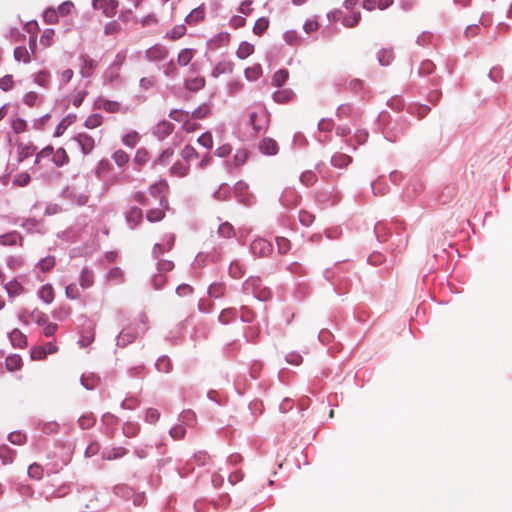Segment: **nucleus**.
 <instances>
[{"mask_svg":"<svg viewBox=\"0 0 512 512\" xmlns=\"http://www.w3.org/2000/svg\"><path fill=\"white\" fill-rule=\"evenodd\" d=\"M92 6L94 9L102 10L106 17H113L118 8V2L116 0H92Z\"/></svg>","mask_w":512,"mask_h":512,"instance_id":"nucleus-1","label":"nucleus"},{"mask_svg":"<svg viewBox=\"0 0 512 512\" xmlns=\"http://www.w3.org/2000/svg\"><path fill=\"white\" fill-rule=\"evenodd\" d=\"M168 56V50L162 45H155L146 50L145 58L150 62H159L165 60Z\"/></svg>","mask_w":512,"mask_h":512,"instance_id":"nucleus-2","label":"nucleus"},{"mask_svg":"<svg viewBox=\"0 0 512 512\" xmlns=\"http://www.w3.org/2000/svg\"><path fill=\"white\" fill-rule=\"evenodd\" d=\"M74 141L79 145L83 154L90 153L94 149V146H95L94 139L85 133L78 134L74 138Z\"/></svg>","mask_w":512,"mask_h":512,"instance_id":"nucleus-3","label":"nucleus"},{"mask_svg":"<svg viewBox=\"0 0 512 512\" xmlns=\"http://www.w3.org/2000/svg\"><path fill=\"white\" fill-rule=\"evenodd\" d=\"M251 250L254 254H257L259 256H266L271 252L272 246L265 239H255L251 243Z\"/></svg>","mask_w":512,"mask_h":512,"instance_id":"nucleus-4","label":"nucleus"},{"mask_svg":"<svg viewBox=\"0 0 512 512\" xmlns=\"http://www.w3.org/2000/svg\"><path fill=\"white\" fill-rule=\"evenodd\" d=\"M174 130V125L166 120L160 121L154 128V135L159 139L163 140L169 136Z\"/></svg>","mask_w":512,"mask_h":512,"instance_id":"nucleus-5","label":"nucleus"},{"mask_svg":"<svg viewBox=\"0 0 512 512\" xmlns=\"http://www.w3.org/2000/svg\"><path fill=\"white\" fill-rule=\"evenodd\" d=\"M94 272L89 267L85 266L79 275V284L81 288L88 289L94 284Z\"/></svg>","mask_w":512,"mask_h":512,"instance_id":"nucleus-6","label":"nucleus"},{"mask_svg":"<svg viewBox=\"0 0 512 512\" xmlns=\"http://www.w3.org/2000/svg\"><path fill=\"white\" fill-rule=\"evenodd\" d=\"M142 218V210L138 207H131L126 213V221L131 229L136 228V226L142 221Z\"/></svg>","mask_w":512,"mask_h":512,"instance_id":"nucleus-7","label":"nucleus"},{"mask_svg":"<svg viewBox=\"0 0 512 512\" xmlns=\"http://www.w3.org/2000/svg\"><path fill=\"white\" fill-rule=\"evenodd\" d=\"M18 243L22 246V237L17 231H11L0 235V244L3 246H14Z\"/></svg>","mask_w":512,"mask_h":512,"instance_id":"nucleus-8","label":"nucleus"},{"mask_svg":"<svg viewBox=\"0 0 512 512\" xmlns=\"http://www.w3.org/2000/svg\"><path fill=\"white\" fill-rule=\"evenodd\" d=\"M36 152V147L32 143H19L17 145L18 161L22 162Z\"/></svg>","mask_w":512,"mask_h":512,"instance_id":"nucleus-9","label":"nucleus"},{"mask_svg":"<svg viewBox=\"0 0 512 512\" xmlns=\"http://www.w3.org/2000/svg\"><path fill=\"white\" fill-rule=\"evenodd\" d=\"M174 242H175V237L174 235H169L168 236V239L166 241V243L164 244H160V243H156L154 245V248L152 250V255L154 258H159L160 255H162L165 251H169L172 249V247L174 246Z\"/></svg>","mask_w":512,"mask_h":512,"instance_id":"nucleus-10","label":"nucleus"},{"mask_svg":"<svg viewBox=\"0 0 512 512\" xmlns=\"http://www.w3.org/2000/svg\"><path fill=\"white\" fill-rule=\"evenodd\" d=\"M127 453H128V450L124 447L106 448L102 452V457L105 460H115V459L123 457Z\"/></svg>","mask_w":512,"mask_h":512,"instance_id":"nucleus-11","label":"nucleus"},{"mask_svg":"<svg viewBox=\"0 0 512 512\" xmlns=\"http://www.w3.org/2000/svg\"><path fill=\"white\" fill-rule=\"evenodd\" d=\"M260 151L267 155H275L278 152V144L271 138H264L259 145Z\"/></svg>","mask_w":512,"mask_h":512,"instance_id":"nucleus-12","label":"nucleus"},{"mask_svg":"<svg viewBox=\"0 0 512 512\" xmlns=\"http://www.w3.org/2000/svg\"><path fill=\"white\" fill-rule=\"evenodd\" d=\"M8 336L11 344L16 348H23L27 344L26 336L19 329H14Z\"/></svg>","mask_w":512,"mask_h":512,"instance_id":"nucleus-13","label":"nucleus"},{"mask_svg":"<svg viewBox=\"0 0 512 512\" xmlns=\"http://www.w3.org/2000/svg\"><path fill=\"white\" fill-rule=\"evenodd\" d=\"M169 117L174 121L183 122L186 129H189L188 122L190 120V112L181 109H174L169 113Z\"/></svg>","mask_w":512,"mask_h":512,"instance_id":"nucleus-14","label":"nucleus"},{"mask_svg":"<svg viewBox=\"0 0 512 512\" xmlns=\"http://www.w3.org/2000/svg\"><path fill=\"white\" fill-rule=\"evenodd\" d=\"M83 65L81 66L80 73L82 77L88 78L92 75V70L96 67L97 63L93 59L82 56Z\"/></svg>","mask_w":512,"mask_h":512,"instance_id":"nucleus-15","label":"nucleus"},{"mask_svg":"<svg viewBox=\"0 0 512 512\" xmlns=\"http://www.w3.org/2000/svg\"><path fill=\"white\" fill-rule=\"evenodd\" d=\"M5 290L10 298L19 296L24 288L17 280H11L5 285Z\"/></svg>","mask_w":512,"mask_h":512,"instance_id":"nucleus-16","label":"nucleus"},{"mask_svg":"<svg viewBox=\"0 0 512 512\" xmlns=\"http://www.w3.org/2000/svg\"><path fill=\"white\" fill-rule=\"evenodd\" d=\"M38 297L46 304L54 300V290L50 284L43 285L38 291Z\"/></svg>","mask_w":512,"mask_h":512,"instance_id":"nucleus-17","label":"nucleus"},{"mask_svg":"<svg viewBox=\"0 0 512 512\" xmlns=\"http://www.w3.org/2000/svg\"><path fill=\"white\" fill-rule=\"evenodd\" d=\"M204 9L197 7L193 9L186 17L185 22L189 25H194L204 19Z\"/></svg>","mask_w":512,"mask_h":512,"instance_id":"nucleus-18","label":"nucleus"},{"mask_svg":"<svg viewBox=\"0 0 512 512\" xmlns=\"http://www.w3.org/2000/svg\"><path fill=\"white\" fill-rule=\"evenodd\" d=\"M352 162V158L344 153H336L331 158L333 166L338 168L347 167Z\"/></svg>","mask_w":512,"mask_h":512,"instance_id":"nucleus-19","label":"nucleus"},{"mask_svg":"<svg viewBox=\"0 0 512 512\" xmlns=\"http://www.w3.org/2000/svg\"><path fill=\"white\" fill-rule=\"evenodd\" d=\"M84 320L88 324V329L82 332L81 339L79 340V344L82 347L90 344L94 340V327L90 320L86 318Z\"/></svg>","mask_w":512,"mask_h":512,"instance_id":"nucleus-20","label":"nucleus"},{"mask_svg":"<svg viewBox=\"0 0 512 512\" xmlns=\"http://www.w3.org/2000/svg\"><path fill=\"white\" fill-rule=\"evenodd\" d=\"M179 422L185 427H192L196 423V414L192 410H184L179 416Z\"/></svg>","mask_w":512,"mask_h":512,"instance_id":"nucleus-21","label":"nucleus"},{"mask_svg":"<svg viewBox=\"0 0 512 512\" xmlns=\"http://www.w3.org/2000/svg\"><path fill=\"white\" fill-rule=\"evenodd\" d=\"M122 431L126 437L132 438L140 432V425L137 422L127 421L123 424Z\"/></svg>","mask_w":512,"mask_h":512,"instance_id":"nucleus-22","label":"nucleus"},{"mask_svg":"<svg viewBox=\"0 0 512 512\" xmlns=\"http://www.w3.org/2000/svg\"><path fill=\"white\" fill-rule=\"evenodd\" d=\"M174 155V150L172 148H167L161 152L157 159L154 160L153 166L161 165L166 166L170 163L172 157Z\"/></svg>","mask_w":512,"mask_h":512,"instance_id":"nucleus-23","label":"nucleus"},{"mask_svg":"<svg viewBox=\"0 0 512 512\" xmlns=\"http://www.w3.org/2000/svg\"><path fill=\"white\" fill-rule=\"evenodd\" d=\"M135 339V336L127 331L126 329H123L116 338V345L118 347H125L128 344L132 343Z\"/></svg>","mask_w":512,"mask_h":512,"instance_id":"nucleus-24","label":"nucleus"},{"mask_svg":"<svg viewBox=\"0 0 512 512\" xmlns=\"http://www.w3.org/2000/svg\"><path fill=\"white\" fill-rule=\"evenodd\" d=\"M155 368L158 372L169 373L172 370L171 360L167 356H161L156 360Z\"/></svg>","mask_w":512,"mask_h":512,"instance_id":"nucleus-25","label":"nucleus"},{"mask_svg":"<svg viewBox=\"0 0 512 512\" xmlns=\"http://www.w3.org/2000/svg\"><path fill=\"white\" fill-rule=\"evenodd\" d=\"M222 41V33H220L216 39H211L208 41L206 56L208 57L209 60H212L213 52H215L218 48L221 47Z\"/></svg>","mask_w":512,"mask_h":512,"instance_id":"nucleus-26","label":"nucleus"},{"mask_svg":"<svg viewBox=\"0 0 512 512\" xmlns=\"http://www.w3.org/2000/svg\"><path fill=\"white\" fill-rule=\"evenodd\" d=\"M52 161L55 163L56 166L61 167L68 163L69 158L68 155L63 148H58L53 153Z\"/></svg>","mask_w":512,"mask_h":512,"instance_id":"nucleus-27","label":"nucleus"},{"mask_svg":"<svg viewBox=\"0 0 512 512\" xmlns=\"http://www.w3.org/2000/svg\"><path fill=\"white\" fill-rule=\"evenodd\" d=\"M293 96L294 93L290 89L279 90L273 94L274 100L278 103H287L292 100Z\"/></svg>","mask_w":512,"mask_h":512,"instance_id":"nucleus-28","label":"nucleus"},{"mask_svg":"<svg viewBox=\"0 0 512 512\" xmlns=\"http://www.w3.org/2000/svg\"><path fill=\"white\" fill-rule=\"evenodd\" d=\"M289 72L285 69H280L274 73L272 77V85L275 87H281L288 79Z\"/></svg>","mask_w":512,"mask_h":512,"instance_id":"nucleus-29","label":"nucleus"},{"mask_svg":"<svg viewBox=\"0 0 512 512\" xmlns=\"http://www.w3.org/2000/svg\"><path fill=\"white\" fill-rule=\"evenodd\" d=\"M204 84L205 80L202 77L190 78L185 81V87L190 91H198L204 86Z\"/></svg>","mask_w":512,"mask_h":512,"instance_id":"nucleus-30","label":"nucleus"},{"mask_svg":"<svg viewBox=\"0 0 512 512\" xmlns=\"http://www.w3.org/2000/svg\"><path fill=\"white\" fill-rule=\"evenodd\" d=\"M193 55H194V51L192 49L185 48V49L181 50L180 53L178 54V58H177L178 64L181 66L188 65L191 62Z\"/></svg>","mask_w":512,"mask_h":512,"instance_id":"nucleus-31","label":"nucleus"},{"mask_svg":"<svg viewBox=\"0 0 512 512\" xmlns=\"http://www.w3.org/2000/svg\"><path fill=\"white\" fill-rule=\"evenodd\" d=\"M97 105L99 108H102L105 111L110 112V113L118 112L120 109V103H118L116 101L99 100L97 102Z\"/></svg>","mask_w":512,"mask_h":512,"instance_id":"nucleus-32","label":"nucleus"},{"mask_svg":"<svg viewBox=\"0 0 512 512\" xmlns=\"http://www.w3.org/2000/svg\"><path fill=\"white\" fill-rule=\"evenodd\" d=\"M55 257L54 256H47L41 260L38 261L37 267L42 272H48L55 266Z\"/></svg>","mask_w":512,"mask_h":512,"instance_id":"nucleus-33","label":"nucleus"},{"mask_svg":"<svg viewBox=\"0 0 512 512\" xmlns=\"http://www.w3.org/2000/svg\"><path fill=\"white\" fill-rule=\"evenodd\" d=\"M5 364L9 371H16L21 368L22 359L18 355H12L6 358Z\"/></svg>","mask_w":512,"mask_h":512,"instance_id":"nucleus-34","label":"nucleus"},{"mask_svg":"<svg viewBox=\"0 0 512 512\" xmlns=\"http://www.w3.org/2000/svg\"><path fill=\"white\" fill-rule=\"evenodd\" d=\"M254 51V46L247 42H242L238 49H237V55L241 59H245L248 56H250Z\"/></svg>","mask_w":512,"mask_h":512,"instance_id":"nucleus-35","label":"nucleus"},{"mask_svg":"<svg viewBox=\"0 0 512 512\" xmlns=\"http://www.w3.org/2000/svg\"><path fill=\"white\" fill-rule=\"evenodd\" d=\"M120 70L121 69L116 68V67L110 65L106 69V71L104 72V79H105V81H107L109 83L116 82L119 79Z\"/></svg>","mask_w":512,"mask_h":512,"instance_id":"nucleus-36","label":"nucleus"},{"mask_svg":"<svg viewBox=\"0 0 512 512\" xmlns=\"http://www.w3.org/2000/svg\"><path fill=\"white\" fill-rule=\"evenodd\" d=\"M14 58L17 61H23L24 63L30 62V54L24 46H18L14 49Z\"/></svg>","mask_w":512,"mask_h":512,"instance_id":"nucleus-37","label":"nucleus"},{"mask_svg":"<svg viewBox=\"0 0 512 512\" xmlns=\"http://www.w3.org/2000/svg\"><path fill=\"white\" fill-rule=\"evenodd\" d=\"M394 58L393 52L389 49H382L378 53V61L381 65H389Z\"/></svg>","mask_w":512,"mask_h":512,"instance_id":"nucleus-38","label":"nucleus"},{"mask_svg":"<svg viewBox=\"0 0 512 512\" xmlns=\"http://www.w3.org/2000/svg\"><path fill=\"white\" fill-rule=\"evenodd\" d=\"M229 274L233 278H241L244 275V268L238 261H233L229 266Z\"/></svg>","mask_w":512,"mask_h":512,"instance_id":"nucleus-39","label":"nucleus"},{"mask_svg":"<svg viewBox=\"0 0 512 512\" xmlns=\"http://www.w3.org/2000/svg\"><path fill=\"white\" fill-rule=\"evenodd\" d=\"M209 459L208 455L204 452H199L195 454L191 460L188 461L187 465L193 469V464H197L198 466H203L207 463V460Z\"/></svg>","mask_w":512,"mask_h":512,"instance_id":"nucleus-40","label":"nucleus"},{"mask_svg":"<svg viewBox=\"0 0 512 512\" xmlns=\"http://www.w3.org/2000/svg\"><path fill=\"white\" fill-rule=\"evenodd\" d=\"M112 159L118 166L122 167L129 162V155L123 150H117L113 153Z\"/></svg>","mask_w":512,"mask_h":512,"instance_id":"nucleus-41","label":"nucleus"},{"mask_svg":"<svg viewBox=\"0 0 512 512\" xmlns=\"http://www.w3.org/2000/svg\"><path fill=\"white\" fill-rule=\"evenodd\" d=\"M49 80L50 73L45 70L39 71L34 77V82L41 87H47Z\"/></svg>","mask_w":512,"mask_h":512,"instance_id":"nucleus-42","label":"nucleus"},{"mask_svg":"<svg viewBox=\"0 0 512 512\" xmlns=\"http://www.w3.org/2000/svg\"><path fill=\"white\" fill-rule=\"evenodd\" d=\"M208 294L210 298H219L224 294V285L222 283H213L209 286Z\"/></svg>","mask_w":512,"mask_h":512,"instance_id":"nucleus-43","label":"nucleus"},{"mask_svg":"<svg viewBox=\"0 0 512 512\" xmlns=\"http://www.w3.org/2000/svg\"><path fill=\"white\" fill-rule=\"evenodd\" d=\"M169 434L170 436L175 439V440H179V439H182L184 438L185 434H186V428L184 425H182L181 423L173 426L170 430H169Z\"/></svg>","mask_w":512,"mask_h":512,"instance_id":"nucleus-44","label":"nucleus"},{"mask_svg":"<svg viewBox=\"0 0 512 512\" xmlns=\"http://www.w3.org/2000/svg\"><path fill=\"white\" fill-rule=\"evenodd\" d=\"M98 380H99V378L97 376H95L94 374H91L90 376L82 375L81 384L87 390H92L95 388V385L98 382Z\"/></svg>","mask_w":512,"mask_h":512,"instance_id":"nucleus-45","label":"nucleus"},{"mask_svg":"<svg viewBox=\"0 0 512 512\" xmlns=\"http://www.w3.org/2000/svg\"><path fill=\"white\" fill-rule=\"evenodd\" d=\"M269 26V20L267 18H259L253 27V31L257 35H262L264 31L267 30Z\"/></svg>","mask_w":512,"mask_h":512,"instance_id":"nucleus-46","label":"nucleus"},{"mask_svg":"<svg viewBox=\"0 0 512 512\" xmlns=\"http://www.w3.org/2000/svg\"><path fill=\"white\" fill-rule=\"evenodd\" d=\"M102 120H103V117L102 115L100 114H92L90 115L86 121H85V126L89 129H93V128H96L98 127L99 125H101L102 123Z\"/></svg>","mask_w":512,"mask_h":512,"instance_id":"nucleus-47","label":"nucleus"},{"mask_svg":"<svg viewBox=\"0 0 512 512\" xmlns=\"http://www.w3.org/2000/svg\"><path fill=\"white\" fill-rule=\"evenodd\" d=\"M139 140V135L137 132L133 131V132H130L128 134H126L123 139H122V142L124 145H126L127 147H130V148H133L136 146L137 142Z\"/></svg>","mask_w":512,"mask_h":512,"instance_id":"nucleus-48","label":"nucleus"},{"mask_svg":"<svg viewBox=\"0 0 512 512\" xmlns=\"http://www.w3.org/2000/svg\"><path fill=\"white\" fill-rule=\"evenodd\" d=\"M315 220L314 214L309 211L301 210L299 212V221L304 226H310Z\"/></svg>","mask_w":512,"mask_h":512,"instance_id":"nucleus-49","label":"nucleus"},{"mask_svg":"<svg viewBox=\"0 0 512 512\" xmlns=\"http://www.w3.org/2000/svg\"><path fill=\"white\" fill-rule=\"evenodd\" d=\"M11 127L14 133L20 134L26 131L27 123L24 119L16 118L12 120Z\"/></svg>","mask_w":512,"mask_h":512,"instance_id":"nucleus-50","label":"nucleus"},{"mask_svg":"<svg viewBox=\"0 0 512 512\" xmlns=\"http://www.w3.org/2000/svg\"><path fill=\"white\" fill-rule=\"evenodd\" d=\"M165 216V213L161 209H150L147 214L146 218L149 222H157L163 219Z\"/></svg>","mask_w":512,"mask_h":512,"instance_id":"nucleus-51","label":"nucleus"},{"mask_svg":"<svg viewBox=\"0 0 512 512\" xmlns=\"http://www.w3.org/2000/svg\"><path fill=\"white\" fill-rule=\"evenodd\" d=\"M78 424L82 429H89L95 424V418L92 414L83 415L78 419Z\"/></svg>","mask_w":512,"mask_h":512,"instance_id":"nucleus-52","label":"nucleus"},{"mask_svg":"<svg viewBox=\"0 0 512 512\" xmlns=\"http://www.w3.org/2000/svg\"><path fill=\"white\" fill-rule=\"evenodd\" d=\"M170 170L173 175L183 177L187 175L188 166L184 165L181 162H176L173 164Z\"/></svg>","mask_w":512,"mask_h":512,"instance_id":"nucleus-53","label":"nucleus"},{"mask_svg":"<svg viewBox=\"0 0 512 512\" xmlns=\"http://www.w3.org/2000/svg\"><path fill=\"white\" fill-rule=\"evenodd\" d=\"M114 493L118 496H121V497H124L127 499L130 498L132 495H134L133 490L126 485L115 486Z\"/></svg>","mask_w":512,"mask_h":512,"instance_id":"nucleus-54","label":"nucleus"},{"mask_svg":"<svg viewBox=\"0 0 512 512\" xmlns=\"http://www.w3.org/2000/svg\"><path fill=\"white\" fill-rule=\"evenodd\" d=\"M361 19V13L355 12L350 16H347L343 19V24L346 27L352 28L355 27Z\"/></svg>","mask_w":512,"mask_h":512,"instance_id":"nucleus-55","label":"nucleus"},{"mask_svg":"<svg viewBox=\"0 0 512 512\" xmlns=\"http://www.w3.org/2000/svg\"><path fill=\"white\" fill-rule=\"evenodd\" d=\"M245 74H246L247 79L256 80L261 76L262 68L259 64H257L251 68H247L245 71Z\"/></svg>","mask_w":512,"mask_h":512,"instance_id":"nucleus-56","label":"nucleus"},{"mask_svg":"<svg viewBox=\"0 0 512 512\" xmlns=\"http://www.w3.org/2000/svg\"><path fill=\"white\" fill-rule=\"evenodd\" d=\"M44 21L48 24H54L58 21V13L53 8H48L43 13Z\"/></svg>","mask_w":512,"mask_h":512,"instance_id":"nucleus-57","label":"nucleus"},{"mask_svg":"<svg viewBox=\"0 0 512 512\" xmlns=\"http://www.w3.org/2000/svg\"><path fill=\"white\" fill-rule=\"evenodd\" d=\"M151 283L155 290H160L166 283V276L162 273H158L152 277Z\"/></svg>","mask_w":512,"mask_h":512,"instance_id":"nucleus-58","label":"nucleus"},{"mask_svg":"<svg viewBox=\"0 0 512 512\" xmlns=\"http://www.w3.org/2000/svg\"><path fill=\"white\" fill-rule=\"evenodd\" d=\"M148 159H149V153L147 150H145L143 148H140L137 150L134 161L138 165L142 166V165L146 164Z\"/></svg>","mask_w":512,"mask_h":512,"instance_id":"nucleus-59","label":"nucleus"},{"mask_svg":"<svg viewBox=\"0 0 512 512\" xmlns=\"http://www.w3.org/2000/svg\"><path fill=\"white\" fill-rule=\"evenodd\" d=\"M28 474L31 478L39 480L43 476V468L40 465L34 463L29 466Z\"/></svg>","mask_w":512,"mask_h":512,"instance_id":"nucleus-60","label":"nucleus"},{"mask_svg":"<svg viewBox=\"0 0 512 512\" xmlns=\"http://www.w3.org/2000/svg\"><path fill=\"white\" fill-rule=\"evenodd\" d=\"M352 111L353 109L349 104H343L337 108L336 116L339 119L347 118L352 115Z\"/></svg>","mask_w":512,"mask_h":512,"instance_id":"nucleus-61","label":"nucleus"},{"mask_svg":"<svg viewBox=\"0 0 512 512\" xmlns=\"http://www.w3.org/2000/svg\"><path fill=\"white\" fill-rule=\"evenodd\" d=\"M181 156L183 159H185L186 161H191L193 160L194 158H197L198 157V153L197 151L194 149V147L192 146H185L181 152Z\"/></svg>","mask_w":512,"mask_h":512,"instance_id":"nucleus-62","label":"nucleus"},{"mask_svg":"<svg viewBox=\"0 0 512 512\" xmlns=\"http://www.w3.org/2000/svg\"><path fill=\"white\" fill-rule=\"evenodd\" d=\"M160 413L157 409L148 408L145 413V421L150 424H154L158 421Z\"/></svg>","mask_w":512,"mask_h":512,"instance_id":"nucleus-63","label":"nucleus"},{"mask_svg":"<svg viewBox=\"0 0 512 512\" xmlns=\"http://www.w3.org/2000/svg\"><path fill=\"white\" fill-rule=\"evenodd\" d=\"M300 180L304 185L311 186L317 181V177L312 171H306L302 173Z\"/></svg>","mask_w":512,"mask_h":512,"instance_id":"nucleus-64","label":"nucleus"}]
</instances>
